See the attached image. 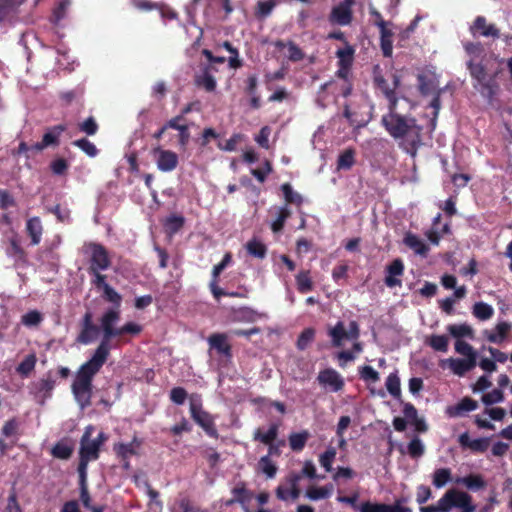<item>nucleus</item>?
Returning <instances> with one entry per match:
<instances>
[{
    "label": "nucleus",
    "mask_w": 512,
    "mask_h": 512,
    "mask_svg": "<svg viewBox=\"0 0 512 512\" xmlns=\"http://www.w3.org/2000/svg\"><path fill=\"white\" fill-rule=\"evenodd\" d=\"M432 349L438 352H447L449 338L446 335H431L426 342Z\"/></svg>",
    "instance_id": "ea45409f"
},
{
    "label": "nucleus",
    "mask_w": 512,
    "mask_h": 512,
    "mask_svg": "<svg viewBox=\"0 0 512 512\" xmlns=\"http://www.w3.org/2000/svg\"><path fill=\"white\" fill-rule=\"evenodd\" d=\"M98 124L94 117L90 116L82 123L79 124L80 131L86 133L89 136L95 135L98 131Z\"/></svg>",
    "instance_id": "052dcab7"
},
{
    "label": "nucleus",
    "mask_w": 512,
    "mask_h": 512,
    "mask_svg": "<svg viewBox=\"0 0 512 512\" xmlns=\"http://www.w3.org/2000/svg\"><path fill=\"white\" fill-rule=\"evenodd\" d=\"M72 144L80 148L89 157H95L98 154L96 146L86 138L75 140Z\"/></svg>",
    "instance_id": "4d7b16f0"
},
{
    "label": "nucleus",
    "mask_w": 512,
    "mask_h": 512,
    "mask_svg": "<svg viewBox=\"0 0 512 512\" xmlns=\"http://www.w3.org/2000/svg\"><path fill=\"white\" fill-rule=\"evenodd\" d=\"M80 332L77 335L76 342L83 345L92 343L102 331L101 325L98 326L93 322V314L87 311L80 322Z\"/></svg>",
    "instance_id": "1a4fd4ad"
},
{
    "label": "nucleus",
    "mask_w": 512,
    "mask_h": 512,
    "mask_svg": "<svg viewBox=\"0 0 512 512\" xmlns=\"http://www.w3.org/2000/svg\"><path fill=\"white\" fill-rule=\"evenodd\" d=\"M403 243L420 256L426 257L429 252V246L412 232L405 233Z\"/></svg>",
    "instance_id": "412c9836"
},
{
    "label": "nucleus",
    "mask_w": 512,
    "mask_h": 512,
    "mask_svg": "<svg viewBox=\"0 0 512 512\" xmlns=\"http://www.w3.org/2000/svg\"><path fill=\"white\" fill-rule=\"evenodd\" d=\"M456 483L463 484L471 491L482 490L486 487V481L481 474H469L456 480Z\"/></svg>",
    "instance_id": "bb28decb"
},
{
    "label": "nucleus",
    "mask_w": 512,
    "mask_h": 512,
    "mask_svg": "<svg viewBox=\"0 0 512 512\" xmlns=\"http://www.w3.org/2000/svg\"><path fill=\"white\" fill-rule=\"evenodd\" d=\"M418 89L424 96L429 95L434 89L433 81L427 79L424 75L418 76Z\"/></svg>",
    "instance_id": "774afa93"
},
{
    "label": "nucleus",
    "mask_w": 512,
    "mask_h": 512,
    "mask_svg": "<svg viewBox=\"0 0 512 512\" xmlns=\"http://www.w3.org/2000/svg\"><path fill=\"white\" fill-rule=\"evenodd\" d=\"M407 453L412 459H418L425 453V447L421 439L415 436L407 445Z\"/></svg>",
    "instance_id": "37998d69"
},
{
    "label": "nucleus",
    "mask_w": 512,
    "mask_h": 512,
    "mask_svg": "<svg viewBox=\"0 0 512 512\" xmlns=\"http://www.w3.org/2000/svg\"><path fill=\"white\" fill-rule=\"evenodd\" d=\"M432 498V491L426 485H419L416 489V502L423 505ZM457 508L458 512H474L476 505L473 503L472 496L464 491L455 488L447 490L436 504L420 506V512H451Z\"/></svg>",
    "instance_id": "20e7f679"
},
{
    "label": "nucleus",
    "mask_w": 512,
    "mask_h": 512,
    "mask_svg": "<svg viewBox=\"0 0 512 512\" xmlns=\"http://www.w3.org/2000/svg\"><path fill=\"white\" fill-rule=\"evenodd\" d=\"M184 223H185V219L183 216L171 215L166 219L164 225H165L166 230L169 233L175 234L182 229V227L184 226Z\"/></svg>",
    "instance_id": "a18cd8bd"
},
{
    "label": "nucleus",
    "mask_w": 512,
    "mask_h": 512,
    "mask_svg": "<svg viewBox=\"0 0 512 512\" xmlns=\"http://www.w3.org/2000/svg\"><path fill=\"white\" fill-rule=\"evenodd\" d=\"M512 325L508 322H499L494 331H485L486 339L491 343L499 344L507 337Z\"/></svg>",
    "instance_id": "393cba45"
},
{
    "label": "nucleus",
    "mask_w": 512,
    "mask_h": 512,
    "mask_svg": "<svg viewBox=\"0 0 512 512\" xmlns=\"http://www.w3.org/2000/svg\"><path fill=\"white\" fill-rule=\"evenodd\" d=\"M215 70L212 65L206 66L203 73L195 77V84L198 87L204 88L207 92H213L216 89V80L212 75V71Z\"/></svg>",
    "instance_id": "4be33fe9"
},
{
    "label": "nucleus",
    "mask_w": 512,
    "mask_h": 512,
    "mask_svg": "<svg viewBox=\"0 0 512 512\" xmlns=\"http://www.w3.org/2000/svg\"><path fill=\"white\" fill-rule=\"evenodd\" d=\"M154 154H157L156 164L160 171L170 172L173 171L178 165V156L171 150H164L161 147L153 149Z\"/></svg>",
    "instance_id": "2eb2a0df"
},
{
    "label": "nucleus",
    "mask_w": 512,
    "mask_h": 512,
    "mask_svg": "<svg viewBox=\"0 0 512 512\" xmlns=\"http://www.w3.org/2000/svg\"><path fill=\"white\" fill-rule=\"evenodd\" d=\"M458 443L462 449H469L473 453H484L490 446V438L483 437L471 439L468 432H464L458 437Z\"/></svg>",
    "instance_id": "dca6fc26"
},
{
    "label": "nucleus",
    "mask_w": 512,
    "mask_h": 512,
    "mask_svg": "<svg viewBox=\"0 0 512 512\" xmlns=\"http://www.w3.org/2000/svg\"><path fill=\"white\" fill-rule=\"evenodd\" d=\"M504 400V394L500 389H494L489 393L482 396V402L485 405H492L495 403L502 402Z\"/></svg>",
    "instance_id": "e2e57ef3"
},
{
    "label": "nucleus",
    "mask_w": 512,
    "mask_h": 512,
    "mask_svg": "<svg viewBox=\"0 0 512 512\" xmlns=\"http://www.w3.org/2000/svg\"><path fill=\"white\" fill-rule=\"evenodd\" d=\"M373 82L374 85L382 91V93L387 95L389 92H393L394 89L388 84L387 80L381 73V70L378 65H376L373 69Z\"/></svg>",
    "instance_id": "79ce46f5"
},
{
    "label": "nucleus",
    "mask_w": 512,
    "mask_h": 512,
    "mask_svg": "<svg viewBox=\"0 0 512 512\" xmlns=\"http://www.w3.org/2000/svg\"><path fill=\"white\" fill-rule=\"evenodd\" d=\"M190 414L192 419L205 431L208 436L216 439L219 437L213 416L202 409L200 399L198 398V400H195L194 395L191 396Z\"/></svg>",
    "instance_id": "423d86ee"
},
{
    "label": "nucleus",
    "mask_w": 512,
    "mask_h": 512,
    "mask_svg": "<svg viewBox=\"0 0 512 512\" xmlns=\"http://www.w3.org/2000/svg\"><path fill=\"white\" fill-rule=\"evenodd\" d=\"M102 291L103 299L112 303L114 307L107 309L100 317L102 339L91 358L79 367L71 385L73 396L81 409L91 405L93 379L110 356L111 340L126 334L136 336L143 330V327L135 322H126L121 327H115L121 316L122 296L110 285Z\"/></svg>",
    "instance_id": "f257e3e1"
},
{
    "label": "nucleus",
    "mask_w": 512,
    "mask_h": 512,
    "mask_svg": "<svg viewBox=\"0 0 512 512\" xmlns=\"http://www.w3.org/2000/svg\"><path fill=\"white\" fill-rule=\"evenodd\" d=\"M246 250L251 256L259 259L265 258L267 254L266 245L255 238L247 242Z\"/></svg>",
    "instance_id": "58836bf2"
},
{
    "label": "nucleus",
    "mask_w": 512,
    "mask_h": 512,
    "mask_svg": "<svg viewBox=\"0 0 512 512\" xmlns=\"http://www.w3.org/2000/svg\"><path fill=\"white\" fill-rule=\"evenodd\" d=\"M91 255L89 259V267L87 271H105L111 265L107 249L99 243L91 242L87 246Z\"/></svg>",
    "instance_id": "6e6552de"
},
{
    "label": "nucleus",
    "mask_w": 512,
    "mask_h": 512,
    "mask_svg": "<svg viewBox=\"0 0 512 512\" xmlns=\"http://www.w3.org/2000/svg\"><path fill=\"white\" fill-rule=\"evenodd\" d=\"M360 377L366 382H377L379 381V373L369 365H365L360 369Z\"/></svg>",
    "instance_id": "680f3d73"
},
{
    "label": "nucleus",
    "mask_w": 512,
    "mask_h": 512,
    "mask_svg": "<svg viewBox=\"0 0 512 512\" xmlns=\"http://www.w3.org/2000/svg\"><path fill=\"white\" fill-rule=\"evenodd\" d=\"M469 31L473 37L498 39L500 30L495 24H490L484 16H477L470 25Z\"/></svg>",
    "instance_id": "9b49d317"
},
{
    "label": "nucleus",
    "mask_w": 512,
    "mask_h": 512,
    "mask_svg": "<svg viewBox=\"0 0 512 512\" xmlns=\"http://www.w3.org/2000/svg\"><path fill=\"white\" fill-rule=\"evenodd\" d=\"M404 274V263L402 259L396 258L386 267L384 283L389 288L400 287L401 277Z\"/></svg>",
    "instance_id": "4468645a"
},
{
    "label": "nucleus",
    "mask_w": 512,
    "mask_h": 512,
    "mask_svg": "<svg viewBox=\"0 0 512 512\" xmlns=\"http://www.w3.org/2000/svg\"><path fill=\"white\" fill-rule=\"evenodd\" d=\"M281 190L287 203L296 205H300L302 203V196L297 192H294L292 186L289 183H284L281 186Z\"/></svg>",
    "instance_id": "864d4df0"
},
{
    "label": "nucleus",
    "mask_w": 512,
    "mask_h": 512,
    "mask_svg": "<svg viewBox=\"0 0 512 512\" xmlns=\"http://www.w3.org/2000/svg\"><path fill=\"white\" fill-rule=\"evenodd\" d=\"M464 50L470 59L467 61V69L476 81L474 87L482 95L492 99L499 90L497 77L503 72L502 60H499L493 54H486L485 48L481 42H465Z\"/></svg>",
    "instance_id": "f03ea898"
},
{
    "label": "nucleus",
    "mask_w": 512,
    "mask_h": 512,
    "mask_svg": "<svg viewBox=\"0 0 512 512\" xmlns=\"http://www.w3.org/2000/svg\"><path fill=\"white\" fill-rule=\"evenodd\" d=\"M355 0H343L335 5L329 14V22L334 25L347 26L353 21L352 7Z\"/></svg>",
    "instance_id": "9d476101"
},
{
    "label": "nucleus",
    "mask_w": 512,
    "mask_h": 512,
    "mask_svg": "<svg viewBox=\"0 0 512 512\" xmlns=\"http://www.w3.org/2000/svg\"><path fill=\"white\" fill-rule=\"evenodd\" d=\"M447 331L457 340L462 337H474V331L468 324H451L447 326Z\"/></svg>",
    "instance_id": "72a5a7b5"
},
{
    "label": "nucleus",
    "mask_w": 512,
    "mask_h": 512,
    "mask_svg": "<svg viewBox=\"0 0 512 512\" xmlns=\"http://www.w3.org/2000/svg\"><path fill=\"white\" fill-rule=\"evenodd\" d=\"M381 125L395 140H401L399 146L412 157H415L422 144V126L417 124L414 117L385 113L381 118Z\"/></svg>",
    "instance_id": "7ed1b4c3"
},
{
    "label": "nucleus",
    "mask_w": 512,
    "mask_h": 512,
    "mask_svg": "<svg viewBox=\"0 0 512 512\" xmlns=\"http://www.w3.org/2000/svg\"><path fill=\"white\" fill-rule=\"evenodd\" d=\"M355 49L353 46L346 44L344 48L336 51L338 65L342 69H349L353 63Z\"/></svg>",
    "instance_id": "c85d7f7f"
},
{
    "label": "nucleus",
    "mask_w": 512,
    "mask_h": 512,
    "mask_svg": "<svg viewBox=\"0 0 512 512\" xmlns=\"http://www.w3.org/2000/svg\"><path fill=\"white\" fill-rule=\"evenodd\" d=\"M25 0H0V18L4 21Z\"/></svg>",
    "instance_id": "c03bdc74"
},
{
    "label": "nucleus",
    "mask_w": 512,
    "mask_h": 512,
    "mask_svg": "<svg viewBox=\"0 0 512 512\" xmlns=\"http://www.w3.org/2000/svg\"><path fill=\"white\" fill-rule=\"evenodd\" d=\"M385 385H386L388 392L394 398H400V396H401L400 379L396 373H391L388 375Z\"/></svg>",
    "instance_id": "de8ad7c7"
},
{
    "label": "nucleus",
    "mask_w": 512,
    "mask_h": 512,
    "mask_svg": "<svg viewBox=\"0 0 512 512\" xmlns=\"http://www.w3.org/2000/svg\"><path fill=\"white\" fill-rule=\"evenodd\" d=\"M233 498L226 501V506H232L235 503L243 504L249 499V492L244 482H239L232 490Z\"/></svg>",
    "instance_id": "c756f323"
},
{
    "label": "nucleus",
    "mask_w": 512,
    "mask_h": 512,
    "mask_svg": "<svg viewBox=\"0 0 512 512\" xmlns=\"http://www.w3.org/2000/svg\"><path fill=\"white\" fill-rule=\"evenodd\" d=\"M259 469L267 478H274L277 473V466L268 456H262L258 462Z\"/></svg>",
    "instance_id": "09e8293b"
},
{
    "label": "nucleus",
    "mask_w": 512,
    "mask_h": 512,
    "mask_svg": "<svg viewBox=\"0 0 512 512\" xmlns=\"http://www.w3.org/2000/svg\"><path fill=\"white\" fill-rule=\"evenodd\" d=\"M317 380L322 385L330 386L335 392L340 391L344 387V381L340 374L331 368L320 371Z\"/></svg>",
    "instance_id": "a211bd4d"
},
{
    "label": "nucleus",
    "mask_w": 512,
    "mask_h": 512,
    "mask_svg": "<svg viewBox=\"0 0 512 512\" xmlns=\"http://www.w3.org/2000/svg\"><path fill=\"white\" fill-rule=\"evenodd\" d=\"M359 512H412V510L402 506L400 500H396L394 504L365 501L360 504Z\"/></svg>",
    "instance_id": "f8f14e48"
},
{
    "label": "nucleus",
    "mask_w": 512,
    "mask_h": 512,
    "mask_svg": "<svg viewBox=\"0 0 512 512\" xmlns=\"http://www.w3.org/2000/svg\"><path fill=\"white\" fill-rule=\"evenodd\" d=\"M328 334L332 338V344L335 347H340L342 341L348 338V333L341 321L337 322L333 328L329 329Z\"/></svg>",
    "instance_id": "473e14b6"
},
{
    "label": "nucleus",
    "mask_w": 512,
    "mask_h": 512,
    "mask_svg": "<svg viewBox=\"0 0 512 512\" xmlns=\"http://www.w3.org/2000/svg\"><path fill=\"white\" fill-rule=\"evenodd\" d=\"M26 231L31 239V244L38 245L43 234L41 219L38 216L28 219L26 222Z\"/></svg>",
    "instance_id": "b1692460"
},
{
    "label": "nucleus",
    "mask_w": 512,
    "mask_h": 512,
    "mask_svg": "<svg viewBox=\"0 0 512 512\" xmlns=\"http://www.w3.org/2000/svg\"><path fill=\"white\" fill-rule=\"evenodd\" d=\"M494 314V310L491 305L484 302H477L473 306V315L479 320H488Z\"/></svg>",
    "instance_id": "a19ab883"
},
{
    "label": "nucleus",
    "mask_w": 512,
    "mask_h": 512,
    "mask_svg": "<svg viewBox=\"0 0 512 512\" xmlns=\"http://www.w3.org/2000/svg\"><path fill=\"white\" fill-rule=\"evenodd\" d=\"M331 489L326 486L323 487H310L306 490V497L310 500L316 501L330 497Z\"/></svg>",
    "instance_id": "603ef678"
},
{
    "label": "nucleus",
    "mask_w": 512,
    "mask_h": 512,
    "mask_svg": "<svg viewBox=\"0 0 512 512\" xmlns=\"http://www.w3.org/2000/svg\"><path fill=\"white\" fill-rule=\"evenodd\" d=\"M455 350L457 353L466 357V359H470L471 357L477 360V354L474 351L473 347L463 340H456L455 342Z\"/></svg>",
    "instance_id": "13d9d810"
},
{
    "label": "nucleus",
    "mask_w": 512,
    "mask_h": 512,
    "mask_svg": "<svg viewBox=\"0 0 512 512\" xmlns=\"http://www.w3.org/2000/svg\"><path fill=\"white\" fill-rule=\"evenodd\" d=\"M92 276L91 284L98 290H104L109 284L106 282L107 276L102 274L101 271H88Z\"/></svg>",
    "instance_id": "bf43d9fd"
},
{
    "label": "nucleus",
    "mask_w": 512,
    "mask_h": 512,
    "mask_svg": "<svg viewBox=\"0 0 512 512\" xmlns=\"http://www.w3.org/2000/svg\"><path fill=\"white\" fill-rule=\"evenodd\" d=\"M279 434V424L272 423L270 424L268 430L263 432L261 428H257L253 432V441L260 442L266 446H268V453L266 456L271 459V457L276 456L279 457L281 455V449H279L276 445L273 444V441L278 438Z\"/></svg>",
    "instance_id": "0eeeda50"
},
{
    "label": "nucleus",
    "mask_w": 512,
    "mask_h": 512,
    "mask_svg": "<svg viewBox=\"0 0 512 512\" xmlns=\"http://www.w3.org/2000/svg\"><path fill=\"white\" fill-rule=\"evenodd\" d=\"M336 454L337 452L334 447H328L326 451L320 455L319 462L320 465L325 469V471H331L332 463L336 457Z\"/></svg>",
    "instance_id": "5fc2aeb1"
},
{
    "label": "nucleus",
    "mask_w": 512,
    "mask_h": 512,
    "mask_svg": "<svg viewBox=\"0 0 512 512\" xmlns=\"http://www.w3.org/2000/svg\"><path fill=\"white\" fill-rule=\"evenodd\" d=\"M478 403L476 400L470 397H464L455 406H450L447 409V414L450 417H457L462 415L464 412H471L477 409Z\"/></svg>",
    "instance_id": "5701e85b"
},
{
    "label": "nucleus",
    "mask_w": 512,
    "mask_h": 512,
    "mask_svg": "<svg viewBox=\"0 0 512 512\" xmlns=\"http://www.w3.org/2000/svg\"><path fill=\"white\" fill-rule=\"evenodd\" d=\"M450 368L453 371L454 374L458 376H463L466 372L472 370L476 364L477 361L475 358L471 357L470 359H450Z\"/></svg>",
    "instance_id": "a878e982"
},
{
    "label": "nucleus",
    "mask_w": 512,
    "mask_h": 512,
    "mask_svg": "<svg viewBox=\"0 0 512 512\" xmlns=\"http://www.w3.org/2000/svg\"><path fill=\"white\" fill-rule=\"evenodd\" d=\"M187 396L188 393L183 387H174L170 391V400L176 405L184 404Z\"/></svg>",
    "instance_id": "0e129e2a"
},
{
    "label": "nucleus",
    "mask_w": 512,
    "mask_h": 512,
    "mask_svg": "<svg viewBox=\"0 0 512 512\" xmlns=\"http://www.w3.org/2000/svg\"><path fill=\"white\" fill-rule=\"evenodd\" d=\"M297 289L300 293H307L313 289L310 271L302 270L296 275Z\"/></svg>",
    "instance_id": "4c0bfd02"
},
{
    "label": "nucleus",
    "mask_w": 512,
    "mask_h": 512,
    "mask_svg": "<svg viewBox=\"0 0 512 512\" xmlns=\"http://www.w3.org/2000/svg\"><path fill=\"white\" fill-rule=\"evenodd\" d=\"M19 428H20L19 420L17 418L13 417L4 423V425L1 429V433L6 438H10L12 436H18Z\"/></svg>",
    "instance_id": "8fccbe9b"
},
{
    "label": "nucleus",
    "mask_w": 512,
    "mask_h": 512,
    "mask_svg": "<svg viewBox=\"0 0 512 512\" xmlns=\"http://www.w3.org/2000/svg\"><path fill=\"white\" fill-rule=\"evenodd\" d=\"M37 358L35 354L27 355L17 366L16 371L22 377H28L35 369Z\"/></svg>",
    "instance_id": "e433bc0d"
},
{
    "label": "nucleus",
    "mask_w": 512,
    "mask_h": 512,
    "mask_svg": "<svg viewBox=\"0 0 512 512\" xmlns=\"http://www.w3.org/2000/svg\"><path fill=\"white\" fill-rule=\"evenodd\" d=\"M277 5L276 0L260 1L257 4L255 16L258 19H264L271 14L275 6Z\"/></svg>",
    "instance_id": "49530a36"
},
{
    "label": "nucleus",
    "mask_w": 512,
    "mask_h": 512,
    "mask_svg": "<svg viewBox=\"0 0 512 512\" xmlns=\"http://www.w3.org/2000/svg\"><path fill=\"white\" fill-rule=\"evenodd\" d=\"M315 330L313 328L304 329L298 339H297V348L299 350H305L309 344L314 340Z\"/></svg>",
    "instance_id": "6e6d98bb"
},
{
    "label": "nucleus",
    "mask_w": 512,
    "mask_h": 512,
    "mask_svg": "<svg viewBox=\"0 0 512 512\" xmlns=\"http://www.w3.org/2000/svg\"><path fill=\"white\" fill-rule=\"evenodd\" d=\"M66 129L67 126L65 124H59L49 128L48 131L42 137V146L48 147L59 145V137L64 131H66Z\"/></svg>",
    "instance_id": "cd10ccee"
},
{
    "label": "nucleus",
    "mask_w": 512,
    "mask_h": 512,
    "mask_svg": "<svg viewBox=\"0 0 512 512\" xmlns=\"http://www.w3.org/2000/svg\"><path fill=\"white\" fill-rule=\"evenodd\" d=\"M55 384L56 381L52 378L51 372H48L45 377L33 383V389L36 396L45 401L52 396Z\"/></svg>",
    "instance_id": "6ab92c4d"
},
{
    "label": "nucleus",
    "mask_w": 512,
    "mask_h": 512,
    "mask_svg": "<svg viewBox=\"0 0 512 512\" xmlns=\"http://www.w3.org/2000/svg\"><path fill=\"white\" fill-rule=\"evenodd\" d=\"M273 45L279 50L287 48V58L292 62H299L305 58V53L303 50L291 40L285 42L279 39L276 40Z\"/></svg>",
    "instance_id": "aec40b11"
},
{
    "label": "nucleus",
    "mask_w": 512,
    "mask_h": 512,
    "mask_svg": "<svg viewBox=\"0 0 512 512\" xmlns=\"http://www.w3.org/2000/svg\"><path fill=\"white\" fill-rule=\"evenodd\" d=\"M69 164L64 158H57L50 164L51 171L55 175H64L68 170Z\"/></svg>",
    "instance_id": "69168bd1"
},
{
    "label": "nucleus",
    "mask_w": 512,
    "mask_h": 512,
    "mask_svg": "<svg viewBox=\"0 0 512 512\" xmlns=\"http://www.w3.org/2000/svg\"><path fill=\"white\" fill-rule=\"evenodd\" d=\"M42 321L40 312L32 310L22 316V323L26 326H36Z\"/></svg>",
    "instance_id": "338daca9"
},
{
    "label": "nucleus",
    "mask_w": 512,
    "mask_h": 512,
    "mask_svg": "<svg viewBox=\"0 0 512 512\" xmlns=\"http://www.w3.org/2000/svg\"><path fill=\"white\" fill-rule=\"evenodd\" d=\"M309 437L310 434L307 430L298 433H291L288 438L290 448L295 452L302 451Z\"/></svg>",
    "instance_id": "7c9ffc66"
},
{
    "label": "nucleus",
    "mask_w": 512,
    "mask_h": 512,
    "mask_svg": "<svg viewBox=\"0 0 512 512\" xmlns=\"http://www.w3.org/2000/svg\"><path fill=\"white\" fill-rule=\"evenodd\" d=\"M94 427L89 425L80 439L79 463L88 465L91 461L98 460L100 456V448L107 441L108 436L104 432H100L95 439H91Z\"/></svg>",
    "instance_id": "39448f33"
},
{
    "label": "nucleus",
    "mask_w": 512,
    "mask_h": 512,
    "mask_svg": "<svg viewBox=\"0 0 512 512\" xmlns=\"http://www.w3.org/2000/svg\"><path fill=\"white\" fill-rule=\"evenodd\" d=\"M143 441L134 436L129 443L117 442L113 444V451L118 459H126L131 456L138 455V449L141 447Z\"/></svg>",
    "instance_id": "f3484780"
},
{
    "label": "nucleus",
    "mask_w": 512,
    "mask_h": 512,
    "mask_svg": "<svg viewBox=\"0 0 512 512\" xmlns=\"http://www.w3.org/2000/svg\"><path fill=\"white\" fill-rule=\"evenodd\" d=\"M355 163V150L352 148H348L343 151L337 160V169L338 170H349Z\"/></svg>",
    "instance_id": "f704fd0d"
},
{
    "label": "nucleus",
    "mask_w": 512,
    "mask_h": 512,
    "mask_svg": "<svg viewBox=\"0 0 512 512\" xmlns=\"http://www.w3.org/2000/svg\"><path fill=\"white\" fill-rule=\"evenodd\" d=\"M210 349H214L218 355L223 356L227 361L232 359V346L228 342L225 333H213L208 337Z\"/></svg>",
    "instance_id": "ddd939ff"
},
{
    "label": "nucleus",
    "mask_w": 512,
    "mask_h": 512,
    "mask_svg": "<svg viewBox=\"0 0 512 512\" xmlns=\"http://www.w3.org/2000/svg\"><path fill=\"white\" fill-rule=\"evenodd\" d=\"M291 211L287 207H281L277 218L273 221L271 229L274 233L280 232L285 225L286 220L290 217Z\"/></svg>",
    "instance_id": "3c124183"
},
{
    "label": "nucleus",
    "mask_w": 512,
    "mask_h": 512,
    "mask_svg": "<svg viewBox=\"0 0 512 512\" xmlns=\"http://www.w3.org/2000/svg\"><path fill=\"white\" fill-rule=\"evenodd\" d=\"M452 480V471L450 468H438L432 474V484L440 489Z\"/></svg>",
    "instance_id": "2f4dec72"
},
{
    "label": "nucleus",
    "mask_w": 512,
    "mask_h": 512,
    "mask_svg": "<svg viewBox=\"0 0 512 512\" xmlns=\"http://www.w3.org/2000/svg\"><path fill=\"white\" fill-rule=\"evenodd\" d=\"M73 453V447L65 441H58L52 448L53 457L61 460H67Z\"/></svg>",
    "instance_id": "c9c22d12"
}]
</instances>
